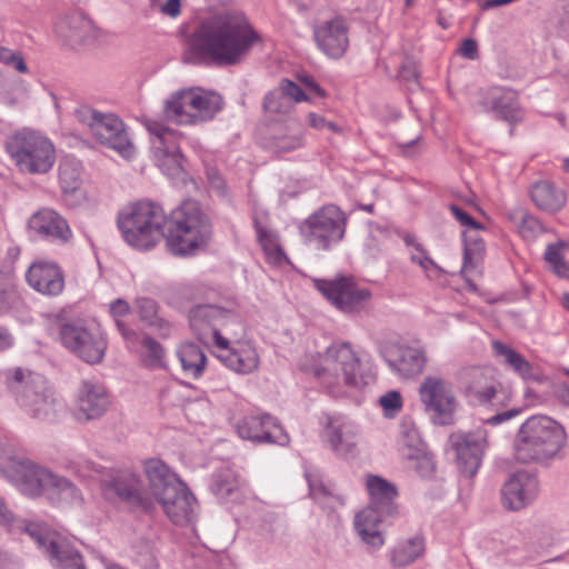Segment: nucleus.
I'll return each mask as SVG.
<instances>
[{"mask_svg":"<svg viewBox=\"0 0 569 569\" xmlns=\"http://www.w3.org/2000/svg\"><path fill=\"white\" fill-rule=\"evenodd\" d=\"M117 224L131 247L148 250L166 238L169 250L177 256L193 254L210 241L209 217L196 200H186L167 218L163 209L140 201L118 214Z\"/></svg>","mask_w":569,"mask_h":569,"instance_id":"nucleus-1","label":"nucleus"},{"mask_svg":"<svg viewBox=\"0 0 569 569\" xmlns=\"http://www.w3.org/2000/svg\"><path fill=\"white\" fill-rule=\"evenodd\" d=\"M259 41V33L243 13L226 12L204 20L194 32L191 46L194 52L217 66H234Z\"/></svg>","mask_w":569,"mask_h":569,"instance_id":"nucleus-2","label":"nucleus"},{"mask_svg":"<svg viewBox=\"0 0 569 569\" xmlns=\"http://www.w3.org/2000/svg\"><path fill=\"white\" fill-rule=\"evenodd\" d=\"M567 443L561 425L547 416H532L518 429L513 455L518 462L547 465L557 459Z\"/></svg>","mask_w":569,"mask_h":569,"instance_id":"nucleus-3","label":"nucleus"},{"mask_svg":"<svg viewBox=\"0 0 569 569\" xmlns=\"http://www.w3.org/2000/svg\"><path fill=\"white\" fill-rule=\"evenodd\" d=\"M3 375L8 392L28 416L41 421L57 418L62 403L44 376L21 367L10 368Z\"/></svg>","mask_w":569,"mask_h":569,"instance_id":"nucleus-4","label":"nucleus"},{"mask_svg":"<svg viewBox=\"0 0 569 569\" xmlns=\"http://www.w3.org/2000/svg\"><path fill=\"white\" fill-rule=\"evenodd\" d=\"M151 493L168 518L178 526L190 523L196 516L197 500L188 487L159 459L144 462Z\"/></svg>","mask_w":569,"mask_h":569,"instance_id":"nucleus-5","label":"nucleus"},{"mask_svg":"<svg viewBox=\"0 0 569 569\" xmlns=\"http://www.w3.org/2000/svg\"><path fill=\"white\" fill-rule=\"evenodd\" d=\"M366 485L370 505L356 515L355 527L362 541L373 550H378L385 545V538L378 526L391 525L401 515L400 507L396 502L398 491L393 483L378 476H368Z\"/></svg>","mask_w":569,"mask_h":569,"instance_id":"nucleus-6","label":"nucleus"},{"mask_svg":"<svg viewBox=\"0 0 569 569\" xmlns=\"http://www.w3.org/2000/svg\"><path fill=\"white\" fill-rule=\"evenodd\" d=\"M315 375L333 397L343 396L348 390L360 389L367 383L360 359L349 343L331 345L322 366L315 369Z\"/></svg>","mask_w":569,"mask_h":569,"instance_id":"nucleus-7","label":"nucleus"},{"mask_svg":"<svg viewBox=\"0 0 569 569\" xmlns=\"http://www.w3.org/2000/svg\"><path fill=\"white\" fill-rule=\"evenodd\" d=\"M4 149L17 169L24 174H46L57 159L53 142L41 132L28 128L10 134Z\"/></svg>","mask_w":569,"mask_h":569,"instance_id":"nucleus-8","label":"nucleus"},{"mask_svg":"<svg viewBox=\"0 0 569 569\" xmlns=\"http://www.w3.org/2000/svg\"><path fill=\"white\" fill-rule=\"evenodd\" d=\"M222 108L219 94L200 88L177 91L166 100L163 114L177 124H196L211 120Z\"/></svg>","mask_w":569,"mask_h":569,"instance_id":"nucleus-9","label":"nucleus"},{"mask_svg":"<svg viewBox=\"0 0 569 569\" xmlns=\"http://www.w3.org/2000/svg\"><path fill=\"white\" fill-rule=\"evenodd\" d=\"M189 325L197 338L208 343L214 341L217 347H227L228 339L222 337L221 330L228 335H238L242 329L234 307L214 305H197L189 310Z\"/></svg>","mask_w":569,"mask_h":569,"instance_id":"nucleus-10","label":"nucleus"},{"mask_svg":"<svg viewBox=\"0 0 569 569\" xmlns=\"http://www.w3.org/2000/svg\"><path fill=\"white\" fill-rule=\"evenodd\" d=\"M347 218L337 206H323L299 227L303 241L318 250H328L345 236Z\"/></svg>","mask_w":569,"mask_h":569,"instance_id":"nucleus-11","label":"nucleus"},{"mask_svg":"<svg viewBox=\"0 0 569 569\" xmlns=\"http://www.w3.org/2000/svg\"><path fill=\"white\" fill-rule=\"evenodd\" d=\"M419 397L425 411L435 423L441 426L453 423L458 400L448 380L437 376L425 377L419 387Z\"/></svg>","mask_w":569,"mask_h":569,"instance_id":"nucleus-12","label":"nucleus"},{"mask_svg":"<svg viewBox=\"0 0 569 569\" xmlns=\"http://www.w3.org/2000/svg\"><path fill=\"white\" fill-rule=\"evenodd\" d=\"M146 128L153 136L152 148L157 166L169 178L183 180L186 171L183 156L178 146L179 133L154 120H148Z\"/></svg>","mask_w":569,"mask_h":569,"instance_id":"nucleus-13","label":"nucleus"},{"mask_svg":"<svg viewBox=\"0 0 569 569\" xmlns=\"http://www.w3.org/2000/svg\"><path fill=\"white\" fill-rule=\"evenodd\" d=\"M59 339L64 348L87 363H99L104 356L107 341L96 329L80 321L64 322L59 326Z\"/></svg>","mask_w":569,"mask_h":569,"instance_id":"nucleus-14","label":"nucleus"},{"mask_svg":"<svg viewBox=\"0 0 569 569\" xmlns=\"http://www.w3.org/2000/svg\"><path fill=\"white\" fill-rule=\"evenodd\" d=\"M313 282L317 290L345 313L360 312L371 298V292L360 288L350 277L316 279Z\"/></svg>","mask_w":569,"mask_h":569,"instance_id":"nucleus-15","label":"nucleus"},{"mask_svg":"<svg viewBox=\"0 0 569 569\" xmlns=\"http://www.w3.org/2000/svg\"><path fill=\"white\" fill-rule=\"evenodd\" d=\"M449 443L456 453L460 472L466 477H473L488 448V430L478 427L470 431L453 432L449 437Z\"/></svg>","mask_w":569,"mask_h":569,"instance_id":"nucleus-16","label":"nucleus"},{"mask_svg":"<svg viewBox=\"0 0 569 569\" xmlns=\"http://www.w3.org/2000/svg\"><path fill=\"white\" fill-rule=\"evenodd\" d=\"M479 106L482 111L492 114L497 120H501L513 127L523 120L525 111L519 102L518 92L511 88L492 86L481 91Z\"/></svg>","mask_w":569,"mask_h":569,"instance_id":"nucleus-17","label":"nucleus"},{"mask_svg":"<svg viewBox=\"0 0 569 569\" xmlns=\"http://www.w3.org/2000/svg\"><path fill=\"white\" fill-rule=\"evenodd\" d=\"M28 231L40 240L68 244L73 238V232L64 217L50 208H41L28 220Z\"/></svg>","mask_w":569,"mask_h":569,"instance_id":"nucleus-18","label":"nucleus"},{"mask_svg":"<svg viewBox=\"0 0 569 569\" xmlns=\"http://www.w3.org/2000/svg\"><path fill=\"white\" fill-rule=\"evenodd\" d=\"M239 437L253 442L286 445L289 441L281 426L270 415L246 416L238 420Z\"/></svg>","mask_w":569,"mask_h":569,"instance_id":"nucleus-19","label":"nucleus"},{"mask_svg":"<svg viewBox=\"0 0 569 569\" xmlns=\"http://www.w3.org/2000/svg\"><path fill=\"white\" fill-rule=\"evenodd\" d=\"M40 548L44 550L57 569H87L83 557L70 541L58 532L34 533Z\"/></svg>","mask_w":569,"mask_h":569,"instance_id":"nucleus-20","label":"nucleus"},{"mask_svg":"<svg viewBox=\"0 0 569 569\" xmlns=\"http://www.w3.org/2000/svg\"><path fill=\"white\" fill-rule=\"evenodd\" d=\"M140 478L131 472L121 473L104 483V493L108 498H118L130 508L148 512L152 509V501L141 490Z\"/></svg>","mask_w":569,"mask_h":569,"instance_id":"nucleus-21","label":"nucleus"},{"mask_svg":"<svg viewBox=\"0 0 569 569\" xmlns=\"http://www.w3.org/2000/svg\"><path fill=\"white\" fill-rule=\"evenodd\" d=\"M110 406V398L103 385L83 380L78 389L74 417L87 422L102 417Z\"/></svg>","mask_w":569,"mask_h":569,"instance_id":"nucleus-22","label":"nucleus"},{"mask_svg":"<svg viewBox=\"0 0 569 569\" xmlns=\"http://www.w3.org/2000/svg\"><path fill=\"white\" fill-rule=\"evenodd\" d=\"M92 136L103 146L113 149L121 157L130 159L134 154L124 123L113 113H102Z\"/></svg>","mask_w":569,"mask_h":569,"instance_id":"nucleus-23","label":"nucleus"},{"mask_svg":"<svg viewBox=\"0 0 569 569\" xmlns=\"http://www.w3.org/2000/svg\"><path fill=\"white\" fill-rule=\"evenodd\" d=\"M388 366L401 377H416L423 371L427 356L423 348L391 345L383 351Z\"/></svg>","mask_w":569,"mask_h":569,"instance_id":"nucleus-24","label":"nucleus"},{"mask_svg":"<svg viewBox=\"0 0 569 569\" xmlns=\"http://www.w3.org/2000/svg\"><path fill=\"white\" fill-rule=\"evenodd\" d=\"M12 471V478L19 490L30 497L47 493L54 476L30 460L13 462Z\"/></svg>","mask_w":569,"mask_h":569,"instance_id":"nucleus-25","label":"nucleus"},{"mask_svg":"<svg viewBox=\"0 0 569 569\" xmlns=\"http://www.w3.org/2000/svg\"><path fill=\"white\" fill-rule=\"evenodd\" d=\"M539 481L536 476L519 471L512 475L502 488L503 505L510 510H520L538 495Z\"/></svg>","mask_w":569,"mask_h":569,"instance_id":"nucleus-26","label":"nucleus"},{"mask_svg":"<svg viewBox=\"0 0 569 569\" xmlns=\"http://www.w3.org/2000/svg\"><path fill=\"white\" fill-rule=\"evenodd\" d=\"M462 392L471 405H487L497 395L498 382L481 368H471L461 378Z\"/></svg>","mask_w":569,"mask_h":569,"instance_id":"nucleus-27","label":"nucleus"},{"mask_svg":"<svg viewBox=\"0 0 569 569\" xmlns=\"http://www.w3.org/2000/svg\"><path fill=\"white\" fill-rule=\"evenodd\" d=\"M28 284L46 296H58L64 288V278L60 267L54 262H33L27 273Z\"/></svg>","mask_w":569,"mask_h":569,"instance_id":"nucleus-28","label":"nucleus"},{"mask_svg":"<svg viewBox=\"0 0 569 569\" xmlns=\"http://www.w3.org/2000/svg\"><path fill=\"white\" fill-rule=\"evenodd\" d=\"M347 32L346 21L342 18H335L315 29V39L327 56L340 58L349 43Z\"/></svg>","mask_w":569,"mask_h":569,"instance_id":"nucleus-29","label":"nucleus"},{"mask_svg":"<svg viewBox=\"0 0 569 569\" xmlns=\"http://www.w3.org/2000/svg\"><path fill=\"white\" fill-rule=\"evenodd\" d=\"M227 347H219L223 350L220 355L221 360L232 371L241 375H249L259 367V355L257 349L249 341L237 340Z\"/></svg>","mask_w":569,"mask_h":569,"instance_id":"nucleus-30","label":"nucleus"},{"mask_svg":"<svg viewBox=\"0 0 569 569\" xmlns=\"http://www.w3.org/2000/svg\"><path fill=\"white\" fill-rule=\"evenodd\" d=\"M402 456L421 478L430 479L436 471L433 456L427 450L426 445L417 436L416 431L408 432L403 439Z\"/></svg>","mask_w":569,"mask_h":569,"instance_id":"nucleus-31","label":"nucleus"},{"mask_svg":"<svg viewBox=\"0 0 569 569\" xmlns=\"http://www.w3.org/2000/svg\"><path fill=\"white\" fill-rule=\"evenodd\" d=\"M326 438L338 456H350L358 442L357 428L349 421L330 419L326 428Z\"/></svg>","mask_w":569,"mask_h":569,"instance_id":"nucleus-32","label":"nucleus"},{"mask_svg":"<svg viewBox=\"0 0 569 569\" xmlns=\"http://www.w3.org/2000/svg\"><path fill=\"white\" fill-rule=\"evenodd\" d=\"M426 553V539L422 535L416 533L411 537L400 539L390 550V563L395 568L408 567Z\"/></svg>","mask_w":569,"mask_h":569,"instance_id":"nucleus-33","label":"nucleus"},{"mask_svg":"<svg viewBox=\"0 0 569 569\" xmlns=\"http://www.w3.org/2000/svg\"><path fill=\"white\" fill-rule=\"evenodd\" d=\"M530 196L536 207L548 213L559 212L567 203L565 190L547 180L532 184Z\"/></svg>","mask_w":569,"mask_h":569,"instance_id":"nucleus-34","label":"nucleus"},{"mask_svg":"<svg viewBox=\"0 0 569 569\" xmlns=\"http://www.w3.org/2000/svg\"><path fill=\"white\" fill-rule=\"evenodd\" d=\"M492 348L496 356L501 357L503 363L509 366L523 380H532L539 383L547 381L543 373L536 372L532 365L511 347L500 341H493Z\"/></svg>","mask_w":569,"mask_h":569,"instance_id":"nucleus-35","label":"nucleus"},{"mask_svg":"<svg viewBox=\"0 0 569 569\" xmlns=\"http://www.w3.org/2000/svg\"><path fill=\"white\" fill-rule=\"evenodd\" d=\"M60 32L74 44L83 43L94 36L92 21L81 13L68 16L60 26Z\"/></svg>","mask_w":569,"mask_h":569,"instance_id":"nucleus-36","label":"nucleus"},{"mask_svg":"<svg viewBox=\"0 0 569 569\" xmlns=\"http://www.w3.org/2000/svg\"><path fill=\"white\" fill-rule=\"evenodd\" d=\"M303 133L301 127L296 123L293 127L280 126L276 128L270 138L269 147L277 153L289 152L302 147Z\"/></svg>","mask_w":569,"mask_h":569,"instance_id":"nucleus-37","label":"nucleus"},{"mask_svg":"<svg viewBox=\"0 0 569 569\" xmlns=\"http://www.w3.org/2000/svg\"><path fill=\"white\" fill-rule=\"evenodd\" d=\"M158 303L151 298H138L136 300V309L140 319L156 331L161 337H168L171 331L170 323L158 316Z\"/></svg>","mask_w":569,"mask_h":569,"instance_id":"nucleus-38","label":"nucleus"},{"mask_svg":"<svg viewBox=\"0 0 569 569\" xmlns=\"http://www.w3.org/2000/svg\"><path fill=\"white\" fill-rule=\"evenodd\" d=\"M81 162L71 157H64L59 164V183L64 193L76 192L82 184Z\"/></svg>","mask_w":569,"mask_h":569,"instance_id":"nucleus-39","label":"nucleus"},{"mask_svg":"<svg viewBox=\"0 0 569 569\" xmlns=\"http://www.w3.org/2000/svg\"><path fill=\"white\" fill-rule=\"evenodd\" d=\"M47 496L52 502L70 506L79 505L82 501L78 488L68 479L56 475L50 483Z\"/></svg>","mask_w":569,"mask_h":569,"instance_id":"nucleus-40","label":"nucleus"},{"mask_svg":"<svg viewBox=\"0 0 569 569\" xmlns=\"http://www.w3.org/2000/svg\"><path fill=\"white\" fill-rule=\"evenodd\" d=\"M178 357L187 375L198 378L202 373L206 356L199 346L194 343L182 345L178 350Z\"/></svg>","mask_w":569,"mask_h":569,"instance_id":"nucleus-41","label":"nucleus"},{"mask_svg":"<svg viewBox=\"0 0 569 569\" xmlns=\"http://www.w3.org/2000/svg\"><path fill=\"white\" fill-rule=\"evenodd\" d=\"M569 244L566 241H557L547 246L545 260L551 271L559 278H569V262L565 260L563 251Z\"/></svg>","mask_w":569,"mask_h":569,"instance_id":"nucleus-42","label":"nucleus"},{"mask_svg":"<svg viewBox=\"0 0 569 569\" xmlns=\"http://www.w3.org/2000/svg\"><path fill=\"white\" fill-rule=\"evenodd\" d=\"M20 302L14 278L0 270V315L7 313Z\"/></svg>","mask_w":569,"mask_h":569,"instance_id":"nucleus-43","label":"nucleus"},{"mask_svg":"<svg viewBox=\"0 0 569 569\" xmlns=\"http://www.w3.org/2000/svg\"><path fill=\"white\" fill-rule=\"evenodd\" d=\"M478 231L469 228L463 232V269L476 267L481 259L485 246Z\"/></svg>","mask_w":569,"mask_h":569,"instance_id":"nucleus-44","label":"nucleus"},{"mask_svg":"<svg viewBox=\"0 0 569 569\" xmlns=\"http://www.w3.org/2000/svg\"><path fill=\"white\" fill-rule=\"evenodd\" d=\"M258 240L262 246V249L270 263L281 264L286 260L284 252L276 242L274 234L256 223Z\"/></svg>","mask_w":569,"mask_h":569,"instance_id":"nucleus-45","label":"nucleus"},{"mask_svg":"<svg viewBox=\"0 0 569 569\" xmlns=\"http://www.w3.org/2000/svg\"><path fill=\"white\" fill-rule=\"evenodd\" d=\"M211 488L219 499H227L238 489V480L230 470H221L213 476Z\"/></svg>","mask_w":569,"mask_h":569,"instance_id":"nucleus-46","label":"nucleus"},{"mask_svg":"<svg viewBox=\"0 0 569 569\" xmlns=\"http://www.w3.org/2000/svg\"><path fill=\"white\" fill-rule=\"evenodd\" d=\"M263 109L269 113L288 114L292 111L293 103L277 88L266 94L263 100Z\"/></svg>","mask_w":569,"mask_h":569,"instance_id":"nucleus-47","label":"nucleus"},{"mask_svg":"<svg viewBox=\"0 0 569 569\" xmlns=\"http://www.w3.org/2000/svg\"><path fill=\"white\" fill-rule=\"evenodd\" d=\"M142 347L146 350V361L149 366H162L164 358V349L158 341H156L151 337H144L142 340Z\"/></svg>","mask_w":569,"mask_h":569,"instance_id":"nucleus-48","label":"nucleus"},{"mask_svg":"<svg viewBox=\"0 0 569 569\" xmlns=\"http://www.w3.org/2000/svg\"><path fill=\"white\" fill-rule=\"evenodd\" d=\"M520 220L518 222V231L525 239H533L541 231L539 220L527 212H519Z\"/></svg>","mask_w":569,"mask_h":569,"instance_id":"nucleus-49","label":"nucleus"},{"mask_svg":"<svg viewBox=\"0 0 569 569\" xmlns=\"http://www.w3.org/2000/svg\"><path fill=\"white\" fill-rule=\"evenodd\" d=\"M101 116V112L90 108L89 106H79L74 110V117L77 120L88 127L91 133L93 132Z\"/></svg>","mask_w":569,"mask_h":569,"instance_id":"nucleus-50","label":"nucleus"},{"mask_svg":"<svg viewBox=\"0 0 569 569\" xmlns=\"http://www.w3.org/2000/svg\"><path fill=\"white\" fill-rule=\"evenodd\" d=\"M0 62L12 66L20 73H27L28 67L21 53L0 46Z\"/></svg>","mask_w":569,"mask_h":569,"instance_id":"nucleus-51","label":"nucleus"},{"mask_svg":"<svg viewBox=\"0 0 569 569\" xmlns=\"http://www.w3.org/2000/svg\"><path fill=\"white\" fill-rule=\"evenodd\" d=\"M279 91L282 92L286 97H288L292 103L307 101L309 100L308 96L305 91L293 81L288 79H282L279 87Z\"/></svg>","mask_w":569,"mask_h":569,"instance_id":"nucleus-52","label":"nucleus"},{"mask_svg":"<svg viewBox=\"0 0 569 569\" xmlns=\"http://www.w3.org/2000/svg\"><path fill=\"white\" fill-rule=\"evenodd\" d=\"M379 403L386 411L396 413L402 408V398L400 392L391 390L380 397Z\"/></svg>","mask_w":569,"mask_h":569,"instance_id":"nucleus-53","label":"nucleus"},{"mask_svg":"<svg viewBox=\"0 0 569 569\" xmlns=\"http://www.w3.org/2000/svg\"><path fill=\"white\" fill-rule=\"evenodd\" d=\"M412 262L419 264L425 271L438 269L435 261L428 256L427 251L422 248L419 242H415V251L411 252Z\"/></svg>","mask_w":569,"mask_h":569,"instance_id":"nucleus-54","label":"nucleus"},{"mask_svg":"<svg viewBox=\"0 0 569 569\" xmlns=\"http://www.w3.org/2000/svg\"><path fill=\"white\" fill-rule=\"evenodd\" d=\"M310 495L319 502H323L327 498L332 497L331 489L321 480L308 478Z\"/></svg>","mask_w":569,"mask_h":569,"instance_id":"nucleus-55","label":"nucleus"},{"mask_svg":"<svg viewBox=\"0 0 569 569\" xmlns=\"http://www.w3.org/2000/svg\"><path fill=\"white\" fill-rule=\"evenodd\" d=\"M449 209L461 226L471 228L473 230H482V224L476 221L469 213L463 211L459 206L450 204Z\"/></svg>","mask_w":569,"mask_h":569,"instance_id":"nucleus-56","label":"nucleus"},{"mask_svg":"<svg viewBox=\"0 0 569 569\" xmlns=\"http://www.w3.org/2000/svg\"><path fill=\"white\" fill-rule=\"evenodd\" d=\"M459 53L463 58H467L469 60H475L478 58V44L477 41L473 39H466L462 41Z\"/></svg>","mask_w":569,"mask_h":569,"instance_id":"nucleus-57","label":"nucleus"},{"mask_svg":"<svg viewBox=\"0 0 569 569\" xmlns=\"http://www.w3.org/2000/svg\"><path fill=\"white\" fill-rule=\"evenodd\" d=\"M520 409H510L503 412L496 413L495 416L486 419L485 423L490 426H497L499 423H502L507 420L517 417L520 413Z\"/></svg>","mask_w":569,"mask_h":569,"instance_id":"nucleus-58","label":"nucleus"},{"mask_svg":"<svg viewBox=\"0 0 569 569\" xmlns=\"http://www.w3.org/2000/svg\"><path fill=\"white\" fill-rule=\"evenodd\" d=\"M299 80L303 83L307 90L313 92L318 97L325 98L327 96V92L315 81L312 77L305 74L300 76Z\"/></svg>","mask_w":569,"mask_h":569,"instance_id":"nucleus-59","label":"nucleus"},{"mask_svg":"<svg viewBox=\"0 0 569 569\" xmlns=\"http://www.w3.org/2000/svg\"><path fill=\"white\" fill-rule=\"evenodd\" d=\"M181 2L180 0H167L160 7V11L169 17H177L180 13Z\"/></svg>","mask_w":569,"mask_h":569,"instance_id":"nucleus-60","label":"nucleus"},{"mask_svg":"<svg viewBox=\"0 0 569 569\" xmlns=\"http://www.w3.org/2000/svg\"><path fill=\"white\" fill-rule=\"evenodd\" d=\"M14 522L13 513L8 510L2 498H0V526L11 528Z\"/></svg>","mask_w":569,"mask_h":569,"instance_id":"nucleus-61","label":"nucleus"},{"mask_svg":"<svg viewBox=\"0 0 569 569\" xmlns=\"http://www.w3.org/2000/svg\"><path fill=\"white\" fill-rule=\"evenodd\" d=\"M110 311L114 317H123L129 313L130 307L126 300L117 299L111 303Z\"/></svg>","mask_w":569,"mask_h":569,"instance_id":"nucleus-62","label":"nucleus"},{"mask_svg":"<svg viewBox=\"0 0 569 569\" xmlns=\"http://www.w3.org/2000/svg\"><path fill=\"white\" fill-rule=\"evenodd\" d=\"M555 395L562 405L569 407V386L567 383H559L555 389Z\"/></svg>","mask_w":569,"mask_h":569,"instance_id":"nucleus-63","label":"nucleus"},{"mask_svg":"<svg viewBox=\"0 0 569 569\" xmlns=\"http://www.w3.org/2000/svg\"><path fill=\"white\" fill-rule=\"evenodd\" d=\"M309 126L317 130H323L327 124V120L317 113L310 112L308 114Z\"/></svg>","mask_w":569,"mask_h":569,"instance_id":"nucleus-64","label":"nucleus"}]
</instances>
